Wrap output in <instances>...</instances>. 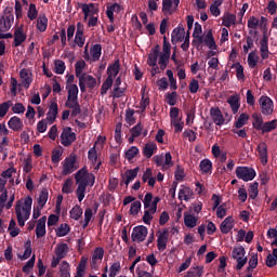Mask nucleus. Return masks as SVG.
<instances>
[{
    "label": "nucleus",
    "mask_w": 277,
    "mask_h": 277,
    "mask_svg": "<svg viewBox=\"0 0 277 277\" xmlns=\"http://www.w3.org/2000/svg\"><path fill=\"white\" fill-rule=\"evenodd\" d=\"M76 140H77V134L72 132V128L70 127L63 128L61 133L62 146H65V147L72 146Z\"/></svg>",
    "instance_id": "4468645a"
},
{
    "label": "nucleus",
    "mask_w": 277,
    "mask_h": 277,
    "mask_svg": "<svg viewBox=\"0 0 277 277\" xmlns=\"http://www.w3.org/2000/svg\"><path fill=\"white\" fill-rule=\"evenodd\" d=\"M260 55L262 60H269V55H272V53L269 52L267 38H263L260 41Z\"/></svg>",
    "instance_id": "473e14b6"
},
{
    "label": "nucleus",
    "mask_w": 277,
    "mask_h": 277,
    "mask_svg": "<svg viewBox=\"0 0 277 277\" xmlns=\"http://www.w3.org/2000/svg\"><path fill=\"white\" fill-rule=\"evenodd\" d=\"M22 168L24 174H29V172L34 170V159H31V156H27L26 158H24Z\"/></svg>",
    "instance_id": "09e8293b"
},
{
    "label": "nucleus",
    "mask_w": 277,
    "mask_h": 277,
    "mask_svg": "<svg viewBox=\"0 0 277 277\" xmlns=\"http://www.w3.org/2000/svg\"><path fill=\"white\" fill-rule=\"evenodd\" d=\"M120 74V60L115 61L107 67V79L114 81L116 77Z\"/></svg>",
    "instance_id": "c85d7f7f"
},
{
    "label": "nucleus",
    "mask_w": 277,
    "mask_h": 277,
    "mask_svg": "<svg viewBox=\"0 0 277 277\" xmlns=\"http://www.w3.org/2000/svg\"><path fill=\"white\" fill-rule=\"evenodd\" d=\"M47 27H49V18H47V15H40L37 18L38 31L44 32V31H47Z\"/></svg>",
    "instance_id": "de8ad7c7"
},
{
    "label": "nucleus",
    "mask_w": 277,
    "mask_h": 277,
    "mask_svg": "<svg viewBox=\"0 0 277 277\" xmlns=\"http://www.w3.org/2000/svg\"><path fill=\"white\" fill-rule=\"evenodd\" d=\"M140 172V168H134L126 171V180L124 184L129 185V183H133L137 177V173Z\"/></svg>",
    "instance_id": "49530a36"
},
{
    "label": "nucleus",
    "mask_w": 277,
    "mask_h": 277,
    "mask_svg": "<svg viewBox=\"0 0 277 277\" xmlns=\"http://www.w3.org/2000/svg\"><path fill=\"white\" fill-rule=\"evenodd\" d=\"M48 201L49 190H47V188H43L39 194V198L37 199L38 207H40V209H44V205H47Z\"/></svg>",
    "instance_id": "603ef678"
},
{
    "label": "nucleus",
    "mask_w": 277,
    "mask_h": 277,
    "mask_svg": "<svg viewBox=\"0 0 277 277\" xmlns=\"http://www.w3.org/2000/svg\"><path fill=\"white\" fill-rule=\"evenodd\" d=\"M10 107H12V101L10 100L0 104V118H5V116H8Z\"/></svg>",
    "instance_id": "69168bd1"
},
{
    "label": "nucleus",
    "mask_w": 277,
    "mask_h": 277,
    "mask_svg": "<svg viewBox=\"0 0 277 277\" xmlns=\"http://www.w3.org/2000/svg\"><path fill=\"white\" fill-rule=\"evenodd\" d=\"M164 98L168 105L174 107V105H176L177 103L179 94L176 93V91H173L171 93L168 92L166 93Z\"/></svg>",
    "instance_id": "4d7b16f0"
},
{
    "label": "nucleus",
    "mask_w": 277,
    "mask_h": 277,
    "mask_svg": "<svg viewBox=\"0 0 277 277\" xmlns=\"http://www.w3.org/2000/svg\"><path fill=\"white\" fill-rule=\"evenodd\" d=\"M19 79L23 88L29 90L31 83H34V72L31 69L23 68L19 71Z\"/></svg>",
    "instance_id": "a211bd4d"
},
{
    "label": "nucleus",
    "mask_w": 277,
    "mask_h": 277,
    "mask_svg": "<svg viewBox=\"0 0 277 277\" xmlns=\"http://www.w3.org/2000/svg\"><path fill=\"white\" fill-rule=\"evenodd\" d=\"M69 215L71 217V220H79L81 217V215H83V209H81V207L79 206H75L70 211H69Z\"/></svg>",
    "instance_id": "774afa93"
},
{
    "label": "nucleus",
    "mask_w": 277,
    "mask_h": 277,
    "mask_svg": "<svg viewBox=\"0 0 277 277\" xmlns=\"http://www.w3.org/2000/svg\"><path fill=\"white\" fill-rule=\"evenodd\" d=\"M153 161L156 163L157 168H161L162 170H170V168L174 166L172 154H170V151L154 156Z\"/></svg>",
    "instance_id": "0eeeda50"
},
{
    "label": "nucleus",
    "mask_w": 277,
    "mask_h": 277,
    "mask_svg": "<svg viewBox=\"0 0 277 277\" xmlns=\"http://www.w3.org/2000/svg\"><path fill=\"white\" fill-rule=\"evenodd\" d=\"M177 198L181 201L189 202V200L194 199V190L189 186L182 185L180 187Z\"/></svg>",
    "instance_id": "393cba45"
},
{
    "label": "nucleus",
    "mask_w": 277,
    "mask_h": 277,
    "mask_svg": "<svg viewBox=\"0 0 277 277\" xmlns=\"http://www.w3.org/2000/svg\"><path fill=\"white\" fill-rule=\"evenodd\" d=\"M248 120H250V116L248 114H240L234 124L235 129H242V127H246V124H248Z\"/></svg>",
    "instance_id": "8fccbe9b"
},
{
    "label": "nucleus",
    "mask_w": 277,
    "mask_h": 277,
    "mask_svg": "<svg viewBox=\"0 0 277 277\" xmlns=\"http://www.w3.org/2000/svg\"><path fill=\"white\" fill-rule=\"evenodd\" d=\"M88 159L93 163V170L94 172H98L101 170V161H98V154L96 153V145H94L92 148L88 151Z\"/></svg>",
    "instance_id": "bb28decb"
},
{
    "label": "nucleus",
    "mask_w": 277,
    "mask_h": 277,
    "mask_svg": "<svg viewBox=\"0 0 277 277\" xmlns=\"http://www.w3.org/2000/svg\"><path fill=\"white\" fill-rule=\"evenodd\" d=\"M84 31L85 26L83 25V23L78 22L74 43L76 44V47H79V49H83V45L85 44V35H83Z\"/></svg>",
    "instance_id": "dca6fc26"
},
{
    "label": "nucleus",
    "mask_w": 277,
    "mask_h": 277,
    "mask_svg": "<svg viewBox=\"0 0 277 277\" xmlns=\"http://www.w3.org/2000/svg\"><path fill=\"white\" fill-rule=\"evenodd\" d=\"M159 60V45L151 49L148 54L147 64L148 66H157V61Z\"/></svg>",
    "instance_id": "e433bc0d"
},
{
    "label": "nucleus",
    "mask_w": 277,
    "mask_h": 277,
    "mask_svg": "<svg viewBox=\"0 0 277 277\" xmlns=\"http://www.w3.org/2000/svg\"><path fill=\"white\" fill-rule=\"evenodd\" d=\"M237 23V16L235 14L227 13L223 16L224 27H233Z\"/></svg>",
    "instance_id": "6e6d98bb"
},
{
    "label": "nucleus",
    "mask_w": 277,
    "mask_h": 277,
    "mask_svg": "<svg viewBox=\"0 0 277 277\" xmlns=\"http://www.w3.org/2000/svg\"><path fill=\"white\" fill-rule=\"evenodd\" d=\"M78 8L82 11L84 15L83 22L87 23V27L92 29V27H98V4L95 3H77Z\"/></svg>",
    "instance_id": "7ed1b4c3"
},
{
    "label": "nucleus",
    "mask_w": 277,
    "mask_h": 277,
    "mask_svg": "<svg viewBox=\"0 0 277 277\" xmlns=\"http://www.w3.org/2000/svg\"><path fill=\"white\" fill-rule=\"evenodd\" d=\"M171 127L174 128V133H181L185 128V122L183 118L171 120Z\"/></svg>",
    "instance_id": "680f3d73"
},
{
    "label": "nucleus",
    "mask_w": 277,
    "mask_h": 277,
    "mask_svg": "<svg viewBox=\"0 0 277 277\" xmlns=\"http://www.w3.org/2000/svg\"><path fill=\"white\" fill-rule=\"evenodd\" d=\"M187 34H185V28L179 25L176 28L173 29L171 34V42L173 44H176V42H183V40H185Z\"/></svg>",
    "instance_id": "a878e982"
},
{
    "label": "nucleus",
    "mask_w": 277,
    "mask_h": 277,
    "mask_svg": "<svg viewBox=\"0 0 277 277\" xmlns=\"http://www.w3.org/2000/svg\"><path fill=\"white\" fill-rule=\"evenodd\" d=\"M14 23L13 14H4L0 17V34L10 31L12 29V25Z\"/></svg>",
    "instance_id": "4be33fe9"
},
{
    "label": "nucleus",
    "mask_w": 277,
    "mask_h": 277,
    "mask_svg": "<svg viewBox=\"0 0 277 277\" xmlns=\"http://www.w3.org/2000/svg\"><path fill=\"white\" fill-rule=\"evenodd\" d=\"M235 226V221L233 220V216H227L220 226V230L223 235H228L230 230H233Z\"/></svg>",
    "instance_id": "2f4dec72"
},
{
    "label": "nucleus",
    "mask_w": 277,
    "mask_h": 277,
    "mask_svg": "<svg viewBox=\"0 0 277 277\" xmlns=\"http://www.w3.org/2000/svg\"><path fill=\"white\" fill-rule=\"evenodd\" d=\"M170 238V229H162L157 238V248L159 252H164L166 248H168V239Z\"/></svg>",
    "instance_id": "aec40b11"
},
{
    "label": "nucleus",
    "mask_w": 277,
    "mask_h": 277,
    "mask_svg": "<svg viewBox=\"0 0 277 277\" xmlns=\"http://www.w3.org/2000/svg\"><path fill=\"white\" fill-rule=\"evenodd\" d=\"M277 129V119H273L271 121H266L264 122V124L262 126V130L261 133L265 134V133H272V131H276Z\"/></svg>",
    "instance_id": "79ce46f5"
},
{
    "label": "nucleus",
    "mask_w": 277,
    "mask_h": 277,
    "mask_svg": "<svg viewBox=\"0 0 277 277\" xmlns=\"http://www.w3.org/2000/svg\"><path fill=\"white\" fill-rule=\"evenodd\" d=\"M189 277H202L205 276V266L197 265L189 268V271L186 273Z\"/></svg>",
    "instance_id": "a19ab883"
},
{
    "label": "nucleus",
    "mask_w": 277,
    "mask_h": 277,
    "mask_svg": "<svg viewBox=\"0 0 277 277\" xmlns=\"http://www.w3.org/2000/svg\"><path fill=\"white\" fill-rule=\"evenodd\" d=\"M61 277H70V264L63 261L60 266Z\"/></svg>",
    "instance_id": "338daca9"
},
{
    "label": "nucleus",
    "mask_w": 277,
    "mask_h": 277,
    "mask_svg": "<svg viewBox=\"0 0 277 277\" xmlns=\"http://www.w3.org/2000/svg\"><path fill=\"white\" fill-rule=\"evenodd\" d=\"M8 230L11 237H18V235H21V228L16 226V221H14V219L10 221Z\"/></svg>",
    "instance_id": "052dcab7"
},
{
    "label": "nucleus",
    "mask_w": 277,
    "mask_h": 277,
    "mask_svg": "<svg viewBox=\"0 0 277 277\" xmlns=\"http://www.w3.org/2000/svg\"><path fill=\"white\" fill-rule=\"evenodd\" d=\"M61 174L62 176H68L72 174V172H77L79 170V164L77 163V155L71 153L61 162Z\"/></svg>",
    "instance_id": "423d86ee"
},
{
    "label": "nucleus",
    "mask_w": 277,
    "mask_h": 277,
    "mask_svg": "<svg viewBox=\"0 0 277 277\" xmlns=\"http://www.w3.org/2000/svg\"><path fill=\"white\" fill-rule=\"evenodd\" d=\"M166 75L169 79L170 90H173V92H176V90H179V84H176V78H174V71H172V69H168L166 71Z\"/></svg>",
    "instance_id": "864d4df0"
},
{
    "label": "nucleus",
    "mask_w": 277,
    "mask_h": 277,
    "mask_svg": "<svg viewBox=\"0 0 277 277\" xmlns=\"http://www.w3.org/2000/svg\"><path fill=\"white\" fill-rule=\"evenodd\" d=\"M155 153H157V144L149 142L147 144H145L144 148H143V155L144 157H146V159H150V157H153L155 155Z\"/></svg>",
    "instance_id": "c9c22d12"
},
{
    "label": "nucleus",
    "mask_w": 277,
    "mask_h": 277,
    "mask_svg": "<svg viewBox=\"0 0 277 277\" xmlns=\"http://www.w3.org/2000/svg\"><path fill=\"white\" fill-rule=\"evenodd\" d=\"M55 255L52 258L51 267L55 268L60 265V261L62 259H66L68 254V245L67 243H58L54 249Z\"/></svg>",
    "instance_id": "1a4fd4ad"
},
{
    "label": "nucleus",
    "mask_w": 277,
    "mask_h": 277,
    "mask_svg": "<svg viewBox=\"0 0 277 277\" xmlns=\"http://www.w3.org/2000/svg\"><path fill=\"white\" fill-rule=\"evenodd\" d=\"M141 102H140V109H142V111L146 110V107H148V105H150V97H148V95L146 94V87H143L141 90Z\"/></svg>",
    "instance_id": "c03bdc74"
},
{
    "label": "nucleus",
    "mask_w": 277,
    "mask_h": 277,
    "mask_svg": "<svg viewBox=\"0 0 277 277\" xmlns=\"http://www.w3.org/2000/svg\"><path fill=\"white\" fill-rule=\"evenodd\" d=\"M233 259L237 261L236 269H242L243 265L248 263V258H246V249L243 247H237L233 250Z\"/></svg>",
    "instance_id": "2eb2a0df"
},
{
    "label": "nucleus",
    "mask_w": 277,
    "mask_h": 277,
    "mask_svg": "<svg viewBox=\"0 0 277 277\" xmlns=\"http://www.w3.org/2000/svg\"><path fill=\"white\" fill-rule=\"evenodd\" d=\"M193 43L195 47L206 44V47H208V49H210L211 51H215V49H217V45L215 44V39L213 38V32L211 30L199 37L197 40H194Z\"/></svg>",
    "instance_id": "9d476101"
},
{
    "label": "nucleus",
    "mask_w": 277,
    "mask_h": 277,
    "mask_svg": "<svg viewBox=\"0 0 277 277\" xmlns=\"http://www.w3.org/2000/svg\"><path fill=\"white\" fill-rule=\"evenodd\" d=\"M146 237H148V227L144 225L133 227L131 239L134 243H142V241H146Z\"/></svg>",
    "instance_id": "f8f14e48"
},
{
    "label": "nucleus",
    "mask_w": 277,
    "mask_h": 277,
    "mask_svg": "<svg viewBox=\"0 0 277 277\" xmlns=\"http://www.w3.org/2000/svg\"><path fill=\"white\" fill-rule=\"evenodd\" d=\"M121 6L118 3H114L110 6H107L106 10V16L109 21V23H114V13L118 14V12H120Z\"/></svg>",
    "instance_id": "ea45409f"
},
{
    "label": "nucleus",
    "mask_w": 277,
    "mask_h": 277,
    "mask_svg": "<svg viewBox=\"0 0 277 277\" xmlns=\"http://www.w3.org/2000/svg\"><path fill=\"white\" fill-rule=\"evenodd\" d=\"M78 79L80 92L82 93L85 92V90H94V88L97 85L96 78H94L92 75L85 74Z\"/></svg>",
    "instance_id": "ddd939ff"
},
{
    "label": "nucleus",
    "mask_w": 277,
    "mask_h": 277,
    "mask_svg": "<svg viewBox=\"0 0 277 277\" xmlns=\"http://www.w3.org/2000/svg\"><path fill=\"white\" fill-rule=\"evenodd\" d=\"M259 105L262 116H272L274 114V101L267 95H262L259 98Z\"/></svg>",
    "instance_id": "9b49d317"
},
{
    "label": "nucleus",
    "mask_w": 277,
    "mask_h": 277,
    "mask_svg": "<svg viewBox=\"0 0 277 277\" xmlns=\"http://www.w3.org/2000/svg\"><path fill=\"white\" fill-rule=\"evenodd\" d=\"M252 119H253L252 121L253 129H255V131H261L263 129V124L265 123L263 121V116L261 114L253 113Z\"/></svg>",
    "instance_id": "58836bf2"
},
{
    "label": "nucleus",
    "mask_w": 277,
    "mask_h": 277,
    "mask_svg": "<svg viewBox=\"0 0 277 277\" xmlns=\"http://www.w3.org/2000/svg\"><path fill=\"white\" fill-rule=\"evenodd\" d=\"M8 124L9 128L12 129V131H21L23 129V121L16 116L12 117L9 120Z\"/></svg>",
    "instance_id": "a18cd8bd"
},
{
    "label": "nucleus",
    "mask_w": 277,
    "mask_h": 277,
    "mask_svg": "<svg viewBox=\"0 0 277 277\" xmlns=\"http://www.w3.org/2000/svg\"><path fill=\"white\" fill-rule=\"evenodd\" d=\"M34 205V199L27 196L24 200H18L15 206V214L17 217L18 226H25V222L29 220L31 215V206Z\"/></svg>",
    "instance_id": "20e7f679"
},
{
    "label": "nucleus",
    "mask_w": 277,
    "mask_h": 277,
    "mask_svg": "<svg viewBox=\"0 0 277 277\" xmlns=\"http://www.w3.org/2000/svg\"><path fill=\"white\" fill-rule=\"evenodd\" d=\"M58 111H60V108L57 106V102H52L48 108L45 122H48V124H53V122L57 120Z\"/></svg>",
    "instance_id": "5701e85b"
},
{
    "label": "nucleus",
    "mask_w": 277,
    "mask_h": 277,
    "mask_svg": "<svg viewBox=\"0 0 277 277\" xmlns=\"http://www.w3.org/2000/svg\"><path fill=\"white\" fill-rule=\"evenodd\" d=\"M75 180L78 185L76 189L77 198L80 202H83L88 185L90 187H94V183H96V176L94 175V173L88 172V168L83 167L82 169L77 171V173L75 174Z\"/></svg>",
    "instance_id": "f257e3e1"
},
{
    "label": "nucleus",
    "mask_w": 277,
    "mask_h": 277,
    "mask_svg": "<svg viewBox=\"0 0 277 277\" xmlns=\"http://www.w3.org/2000/svg\"><path fill=\"white\" fill-rule=\"evenodd\" d=\"M210 116L214 124H216L217 127H222V124H224V115H222V110H220V108H211Z\"/></svg>",
    "instance_id": "7c9ffc66"
},
{
    "label": "nucleus",
    "mask_w": 277,
    "mask_h": 277,
    "mask_svg": "<svg viewBox=\"0 0 277 277\" xmlns=\"http://www.w3.org/2000/svg\"><path fill=\"white\" fill-rule=\"evenodd\" d=\"M90 55L92 62H98V60H101V55H103V45H101V43L92 45L90 49Z\"/></svg>",
    "instance_id": "72a5a7b5"
},
{
    "label": "nucleus",
    "mask_w": 277,
    "mask_h": 277,
    "mask_svg": "<svg viewBox=\"0 0 277 277\" xmlns=\"http://www.w3.org/2000/svg\"><path fill=\"white\" fill-rule=\"evenodd\" d=\"M184 226L186 228H196L198 226V215L192 212H184Z\"/></svg>",
    "instance_id": "c756f323"
},
{
    "label": "nucleus",
    "mask_w": 277,
    "mask_h": 277,
    "mask_svg": "<svg viewBox=\"0 0 277 277\" xmlns=\"http://www.w3.org/2000/svg\"><path fill=\"white\" fill-rule=\"evenodd\" d=\"M85 70V61H78L75 64V72L76 77L80 79V77H83V75H87L83 72Z\"/></svg>",
    "instance_id": "13d9d810"
},
{
    "label": "nucleus",
    "mask_w": 277,
    "mask_h": 277,
    "mask_svg": "<svg viewBox=\"0 0 277 277\" xmlns=\"http://www.w3.org/2000/svg\"><path fill=\"white\" fill-rule=\"evenodd\" d=\"M55 233L56 237H66V235L70 233V225L67 223H63L56 228Z\"/></svg>",
    "instance_id": "5fc2aeb1"
},
{
    "label": "nucleus",
    "mask_w": 277,
    "mask_h": 277,
    "mask_svg": "<svg viewBox=\"0 0 277 277\" xmlns=\"http://www.w3.org/2000/svg\"><path fill=\"white\" fill-rule=\"evenodd\" d=\"M222 3H224V0H214L213 3L210 5V13L215 18H217V16L222 14V11L220 10V8H222Z\"/></svg>",
    "instance_id": "37998d69"
},
{
    "label": "nucleus",
    "mask_w": 277,
    "mask_h": 277,
    "mask_svg": "<svg viewBox=\"0 0 277 277\" xmlns=\"http://www.w3.org/2000/svg\"><path fill=\"white\" fill-rule=\"evenodd\" d=\"M232 68H235L238 81L246 79V75L243 74V66L241 65V63H234L232 65Z\"/></svg>",
    "instance_id": "e2e57ef3"
},
{
    "label": "nucleus",
    "mask_w": 277,
    "mask_h": 277,
    "mask_svg": "<svg viewBox=\"0 0 277 277\" xmlns=\"http://www.w3.org/2000/svg\"><path fill=\"white\" fill-rule=\"evenodd\" d=\"M256 153L259 155L260 162L262 166H267V162L269 161V154L267 150V143L260 142L256 147Z\"/></svg>",
    "instance_id": "412c9836"
},
{
    "label": "nucleus",
    "mask_w": 277,
    "mask_h": 277,
    "mask_svg": "<svg viewBox=\"0 0 277 277\" xmlns=\"http://www.w3.org/2000/svg\"><path fill=\"white\" fill-rule=\"evenodd\" d=\"M247 62L249 64V68H256V64H259V55L256 52H250Z\"/></svg>",
    "instance_id": "0e129e2a"
},
{
    "label": "nucleus",
    "mask_w": 277,
    "mask_h": 277,
    "mask_svg": "<svg viewBox=\"0 0 277 277\" xmlns=\"http://www.w3.org/2000/svg\"><path fill=\"white\" fill-rule=\"evenodd\" d=\"M47 235V216H42L37 221L36 237L42 239Z\"/></svg>",
    "instance_id": "cd10ccee"
},
{
    "label": "nucleus",
    "mask_w": 277,
    "mask_h": 277,
    "mask_svg": "<svg viewBox=\"0 0 277 277\" xmlns=\"http://www.w3.org/2000/svg\"><path fill=\"white\" fill-rule=\"evenodd\" d=\"M236 176L240 181H245V183H248L250 181H254L256 177V171L252 167H237L236 168Z\"/></svg>",
    "instance_id": "6e6552de"
},
{
    "label": "nucleus",
    "mask_w": 277,
    "mask_h": 277,
    "mask_svg": "<svg viewBox=\"0 0 277 277\" xmlns=\"http://www.w3.org/2000/svg\"><path fill=\"white\" fill-rule=\"evenodd\" d=\"M64 155V148L62 146L55 147L52 150L51 161L54 166H60V161H62V157Z\"/></svg>",
    "instance_id": "4c0bfd02"
},
{
    "label": "nucleus",
    "mask_w": 277,
    "mask_h": 277,
    "mask_svg": "<svg viewBox=\"0 0 277 277\" xmlns=\"http://www.w3.org/2000/svg\"><path fill=\"white\" fill-rule=\"evenodd\" d=\"M103 256H105V249L103 247L95 248L91 259L92 269H98V265L103 263Z\"/></svg>",
    "instance_id": "6ab92c4d"
},
{
    "label": "nucleus",
    "mask_w": 277,
    "mask_h": 277,
    "mask_svg": "<svg viewBox=\"0 0 277 277\" xmlns=\"http://www.w3.org/2000/svg\"><path fill=\"white\" fill-rule=\"evenodd\" d=\"M161 202V198L154 197L153 193H147L143 199L144 205V215H143V222L144 224H147L150 226V223L153 222V216L155 213H157V206Z\"/></svg>",
    "instance_id": "39448f33"
},
{
    "label": "nucleus",
    "mask_w": 277,
    "mask_h": 277,
    "mask_svg": "<svg viewBox=\"0 0 277 277\" xmlns=\"http://www.w3.org/2000/svg\"><path fill=\"white\" fill-rule=\"evenodd\" d=\"M227 103L230 106L233 114H237V111H239V107H241V104L239 103V94L230 95L227 98Z\"/></svg>",
    "instance_id": "f704fd0d"
},
{
    "label": "nucleus",
    "mask_w": 277,
    "mask_h": 277,
    "mask_svg": "<svg viewBox=\"0 0 277 277\" xmlns=\"http://www.w3.org/2000/svg\"><path fill=\"white\" fill-rule=\"evenodd\" d=\"M199 168L202 174H209L213 170V162L209 159H203L200 161Z\"/></svg>",
    "instance_id": "3c124183"
},
{
    "label": "nucleus",
    "mask_w": 277,
    "mask_h": 277,
    "mask_svg": "<svg viewBox=\"0 0 277 277\" xmlns=\"http://www.w3.org/2000/svg\"><path fill=\"white\" fill-rule=\"evenodd\" d=\"M67 100L65 106L72 109L74 114H81L79 105V87L75 83V75H66Z\"/></svg>",
    "instance_id": "f03ea898"
},
{
    "label": "nucleus",
    "mask_w": 277,
    "mask_h": 277,
    "mask_svg": "<svg viewBox=\"0 0 277 277\" xmlns=\"http://www.w3.org/2000/svg\"><path fill=\"white\" fill-rule=\"evenodd\" d=\"M13 38V47H21L27 40V32H25L23 26L15 28Z\"/></svg>",
    "instance_id": "b1692460"
},
{
    "label": "nucleus",
    "mask_w": 277,
    "mask_h": 277,
    "mask_svg": "<svg viewBox=\"0 0 277 277\" xmlns=\"http://www.w3.org/2000/svg\"><path fill=\"white\" fill-rule=\"evenodd\" d=\"M181 0H162V13L164 16H172L179 10Z\"/></svg>",
    "instance_id": "f3484780"
},
{
    "label": "nucleus",
    "mask_w": 277,
    "mask_h": 277,
    "mask_svg": "<svg viewBox=\"0 0 277 277\" xmlns=\"http://www.w3.org/2000/svg\"><path fill=\"white\" fill-rule=\"evenodd\" d=\"M54 72L55 75H64L66 72V63L62 60L54 61Z\"/></svg>",
    "instance_id": "bf43d9fd"
}]
</instances>
